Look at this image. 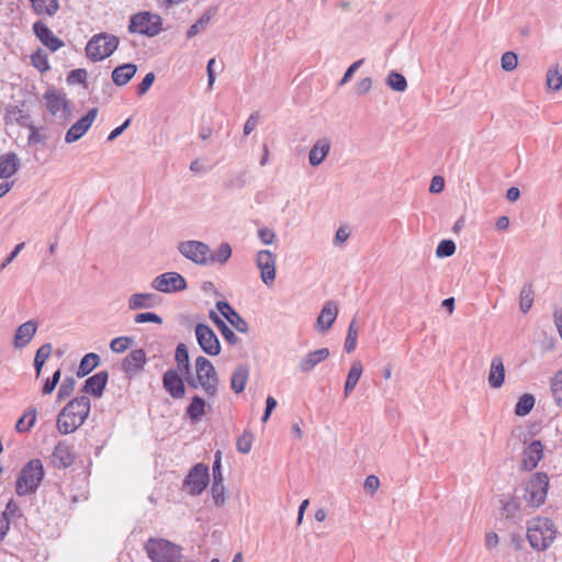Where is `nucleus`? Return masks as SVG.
Masks as SVG:
<instances>
[{"label": "nucleus", "mask_w": 562, "mask_h": 562, "mask_svg": "<svg viewBox=\"0 0 562 562\" xmlns=\"http://www.w3.org/2000/svg\"><path fill=\"white\" fill-rule=\"evenodd\" d=\"M90 398L86 395L75 397L58 413L56 428L61 435L75 432L89 416Z\"/></svg>", "instance_id": "f257e3e1"}, {"label": "nucleus", "mask_w": 562, "mask_h": 562, "mask_svg": "<svg viewBox=\"0 0 562 562\" xmlns=\"http://www.w3.org/2000/svg\"><path fill=\"white\" fill-rule=\"evenodd\" d=\"M555 528L551 519L537 517L529 521L527 539L536 550H546L555 538Z\"/></svg>", "instance_id": "f03ea898"}, {"label": "nucleus", "mask_w": 562, "mask_h": 562, "mask_svg": "<svg viewBox=\"0 0 562 562\" xmlns=\"http://www.w3.org/2000/svg\"><path fill=\"white\" fill-rule=\"evenodd\" d=\"M44 477V468L40 459L30 460L21 470L15 484L19 496L34 494Z\"/></svg>", "instance_id": "7ed1b4c3"}, {"label": "nucleus", "mask_w": 562, "mask_h": 562, "mask_svg": "<svg viewBox=\"0 0 562 562\" xmlns=\"http://www.w3.org/2000/svg\"><path fill=\"white\" fill-rule=\"evenodd\" d=\"M120 40L110 33L94 34L87 43L86 55L92 61H100L110 57L117 48Z\"/></svg>", "instance_id": "20e7f679"}, {"label": "nucleus", "mask_w": 562, "mask_h": 562, "mask_svg": "<svg viewBox=\"0 0 562 562\" xmlns=\"http://www.w3.org/2000/svg\"><path fill=\"white\" fill-rule=\"evenodd\" d=\"M549 476L544 472H537L531 475L526 484L525 499L532 507L541 506L547 497Z\"/></svg>", "instance_id": "39448f33"}, {"label": "nucleus", "mask_w": 562, "mask_h": 562, "mask_svg": "<svg viewBox=\"0 0 562 562\" xmlns=\"http://www.w3.org/2000/svg\"><path fill=\"white\" fill-rule=\"evenodd\" d=\"M43 98L48 112L58 119L60 124L66 125L71 119V110L65 93L48 89Z\"/></svg>", "instance_id": "423d86ee"}, {"label": "nucleus", "mask_w": 562, "mask_h": 562, "mask_svg": "<svg viewBox=\"0 0 562 562\" xmlns=\"http://www.w3.org/2000/svg\"><path fill=\"white\" fill-rule=\"evenodd\" d=\"M128 31L153 37L161 31V18L149 12H139L131 16Z\"/></svg>", "instance_id": "0eeeda50"}, {"label": "nucleus", "mask_w": 562, "mask_h": 562, "mask_svg": "<svg viewBox=\"0 0 562 562\" xmlns=\"http://www.w3.org/2000/svg\"><path fill=\"white\" fill-rule=\"evenodd\" d=\"M178 251L186 257L187 259L191 260L195 265L200 266H209L210 265V247L199 240H186L181 241L178 245Z\"/></svg>", "instance_id": "6e6552de"}, {"label": "nucleus", "mask_w": 562, "mask_h": 562, "mask_svg": "<svg viewBox=\"0 0 562 562\" xmlns=\"http://www.w3.org/2000/svg\"><path fill=\"white\" fill-rule=\"evenodd\" d=\"M210 480L209 468L203 463L195 464L184 479V485L189 494L196 496L202 494Z\"/></svg>", "instance_id": "1a4fd4ad"}, {"label": "nucleus", "mask_w": 562, "mask_h": 562, "mask_svg": "<svg viewBox=\"0 0 562 562\" xmlns=\"http://www.w3.org/2000/svg\"><path fill=\"white\" fill-rule=\"evenodd\" d=\"M151 286L162 293H175L186 290L187 281L178 272H165L153 280Z\"/></svg>", "instance_id": "9d476101"}, {"label": "nucleus", "mask_w": 562, "mask_h": 562, "mask_svg": "<svg viewBox=\"0 0 562 562\" xmlns=\"http://www.w3.org/2000/svg\"><path fill=\"white\" fill-rule=\"evenodd\" d=\"M195 337L200 348L209 356H217L221 352L220 340L214 330L205 324L195 326Z\"/></svg>", "instance_id": "9b49d317"}, {"label": "nucleus", "mask_w": 562, "mask_h": 562, "mask_svg": "<svg viewBox=\"0 0 562 562\" xmlns=\"http://www.w3.org/2000/svg\"><path fill=\"white\" fill-rule=\"evenodd\" d=\"M76 460L74 446L66 440L58 441L50 454V463L58 470L70 468Z\"/></svg>", "instance_id": "f8f14e48"}, {"label": "nucleus", "mask_w": 562, "mask_h": 562, "mask_svg": "<svg viewBox=\"0 0 562 562\" xmlns=\"http://www.w3.org/2000/svg\"><path fill=\"white\" fill-rule=\"evenodd\" d=\"M256 266L260 270V278L266 285L276 280V256L270 250H259L256 255Z\"/></svg>", "instance_id": "ddd939ff"}, {"label": "nucleus", "mask_w": 562, "mask_h": 562, "mask_svg": "<svg viewBox=\"0 0 562 562\" xmlns=\"http://www.w3.org/2000/svg\"><path fill=\"white\" fill-rule=\"evenodd\" d=\"M98 115V109H90L86 115H83L80 120L74 123L70 128L67 131L65 136V142L68 144L75 143L80 139L87 131L90 128L92 123L94 122Z\"/></svg>", "instance_id": "4468645a"}, {"label": "nucleus", "mask_w": 562, "mask_h": 562, "mask_svg": "<svg viewBox=\"0 0 562 562\" xmlns=\"http://www.w3.org/2000/svg\"><path fill=\"white\" fill-rule=\"evenodd\" d=\"M194 366L195 374L200 376L201 380L204 381L205 383H211V389L214 390V393L216 395L218 390V375L212 362L207 358L199 356L195 359Z\"/></svg>", "instance_id": "2eb2a0df"}, {"label": "nucleus", "mask_w": 562, "mask_h": 562, "mask_svg": "<svg viewBox=\"0 0 562 562\" xmlns=\"http://www.w3.org/2000/svg\"><path fill=\"white\" fill-rule=\"evenodd\" d=\"M162 386L172 398H182L186 394V385L175 369H168L162 375Z\"/></svg>", "instance_id": "dca6fc26"}, {"label": "nucleus", "mask_w": 562, "mask_h": 562, "mask_svg": "<svg viewBox=\"0 0 562 562\" xmlns=\"http://www.w3.org/2000/svg\"><path fill=\"white\" fill-rule=\"evenodd\" d=\"M33 32L40 42L50 52H56L64 46V42L55 36L47 24L42 20L33 23Z\"/></svg>", "instance_id": "f3484780"}, {"label": "nucleus", "mask_w": 562, "mask_h": 562, "mask_svg": "<svg viewBox=\"0 0 562 562\" xmlns=\"http://www.w3.org/2000/svg\"><path fill=\"white\" fill-rule=\"evenodd\" d=\"M543 457V445L540 440L531 441L522 452L520 470L531 471L537 468L539 461Z\"/></svg>", "instance_id": "a211bd4d"}, {"label": "nucleus", "mask_w": 562, "mask_h": 562, "mask_svg": "<svg viewBox=\"0 0 562 562\" xmlns=\"http://www.w3.org/2000/svg\"><path fill=\"white\" fill-rule=\"evenodd\" d=\"M217 311L239 333L246 334L249 329L247 322L226 301L216 302Z\"/></svg>", "instance_id": "6ab92c4d"}, {"label": "nucleus", "mask_w": 562, "mask_h": 562, "mask_svg": "<svg viewBox=\"0 0 562 562\" xmlns=\"http://www.w3.org/2000/svg\"><path fill=\"white\" fill-rule=\"evenodd\" d=\"M146 363V353L144 349L132 350L122 362V370L128 376L136 375Z\"/></svg>", "instance_id": "aec40b11"}, {"label": "nucleus", "mask_w": 562, "mask_h": 562, "mask_svg": "<svg viewBox=\"0 0 562 562\" xmlns=\"http://www.w3.org/2000/svg\"><path fill=\"white\" fill-rule=\"evenodd\" d=\"M37 327H38L37 323L33 319L21 324L16 328L14 336H13L12 345L14 346V348H16V349L25 348L31 342L33 337L35 336V334L37 331Z\"/></svg>", "instance_id": "412c9836"}, {"label": "nucleus", "mask_w": 562, "mask_h": 562, "mask_svg": "<svg viewBox=\"0 0 562 562\" xmlns=\"http://www.w3.org/2000/svg\"><path fill=\"white\" fill-rule=\"evenodd\" d=\"M108 379L109 373L106 371H99L86 380L81 389V392L90 394L95 398H99L103 395L104 389L108 383Z\"/></svg>", "instance_id": "4be33fe9"}, {"label": "nucleus", "mask_w": 562, "mask_h": 562, "mask_svg": "<svg viewBox=\"0 0 562 562\" xmlns=\"http://www.w3.org/2000/svg\"><path fill=\"white\" fill-rule=\"evenodd\" d=\"M337 315H338V306H337L336 302L327 301L324 304V306L317 317L316 329L319 333L327 331L331 327L334 322L336 321Z\"/></svg>", "instance_id": "5701e85b"}, {"label": "nucleus", "mask_w": 562, "mask_h": 562, "mask_svg": "<svg viewBox=\"0 0 562 562\" xmlns=\"http://www.w3.org/2000/svg\"><path fill=\"white\" fill-rule=\"evenodd\" d=\"M161 299L155 293H135L128 299V308L132 311L140 308H153L159 305Z\"/></svg>", "instance_id": "b1692460"}, {"label": "nucleus", "mask_w": 562, "mask_h": 562, "mask_svg": "<svg viewBox=\"0 0 562 562\" xmlns=\"http://www.w3.org/2000/svg\"><path fill=\"white\" fill-rule=\"evenodd\" d=\"M329 357L328 348H321L308 352L300 362V370L304 373L312 371L318 363Z\"/></svg>", "instance_id": "393cba45"}, {"label": "nucleus", "mask_w": 562, "mask_h": 562, "mask_svg": "<svg viewBox=\"0 0 562 562\" xmlns=\"http://www.w3.org/2000/svg\"><path fill=\"white\" fill-rule=\"evenodd\" d=\"M487 380L492 389H499L504 384L505 367L501 357L492 359Z\"/></svg>", "instance_id": "a878e982"}, {"label": "nucleus", "mask_w": 562, "mask_h": 562, "mask_svg": "<svg viewBox=\"0 0 562 562\" xmlns=\"http://www.w3.org/2000/svg\"><path fill=\"white\" fill-rule=\"evenodd\" d=\"M330 149V142L326 138L318 139L310 150L308 161L311 166L317 167L319 166L326 156L328 155Z\"/></svg>", "instance_id": "bb28decb"}, {"label": "nucleus", "mask_w": 562, "mask_h": 562, "mask_svg": "<svg viewBox=\"0 0 562 562\" xmlns=\"http://www.w3.org/2000/svg\"><path fill=\"white\" fill-rule=\"evenodd\" d=\"M137 66L133 63H127L115 67L112 71V80L119 86H125L136 74Z\"/></svg>", "instance_id": "cd10ccee"}, {"label": "nucleus", "mask_w": 562, "mask_h": 562, "mask_svg": "<svg viewBox=\"0 0 562 562\" xmlns=\"http://www.w3.org/2000/svg\"><path fill=\"white\" fill-rule=\"evenodd\" d=\"M249 379V367L247 364H239L233 371L231 376V387L236 393H241L247 384Z\"/></svg>", "instance_id": "c85d7f7f"}, {"label": "nucleus", "mask_w": 562, "mask_h": 562, "mask_svg": "<svg viewBox=\"0 0 562 562\" xmlns=\"http://www.w3.org/2000/svg\"><path fill=\"white\" fill-rule=\"evenodd\" d=\"M4 122L5 124L16 123L26 127L31 123V115L16 105H9L5 110Z\"/></svg>", "instance_id": "c756f323"}, {"label": "nucleus", "mask_w": 562, "mask_h": 562, "mask_svg": "<svg viewBox=\"0 0 562 562\" xmlns=\"http://www.w3.org/2000/svg\"><path fill=\"white\" fill-rule=\"evenodd\" d=\"M20 166V160L14 153H8L0 157V178L7 179L13 176Z\"/></svg>", "instance_id": "7c9ffc66"}, {"label": "nucleus", "mask_w": 562, "mask_h": 562, "mask_svg": "<svg viewBox=\"0 0 562 562\" xmlns=\"http://www.w3.org/2000/svg\"><path fill=\"white\" fill-rule=\"evenodd\" d=\"M216 11H217L216 7L209 8L201 15V18L189 27V30L187 32V37L192 38V37L196 36L198 34H200L201 32H203L206 29V26L209 25V23L211 22L212 18L215 15Z\"/></svg>", "instance_id": "2f4dec72"}, {"label": "nucleus", "mask_w": 562, "mask_h": 562, "mask_svg": "<svg viewBox=\"0 0 562 562\" xmlns=\"http://www.w3.org/2000/svg\"><path fill=\"white\" fill-rule=\"evenodd\" d=\"M362 372H363L362 363L360 361H353L350 367V370L348 372L346 382H345V387H344L345 397H348L350 395V393L353 391L357 383L359 382V379H360Z\"/></svg>", "instance_id": "473e14b6"}, {"label": "nucleus", "mask_w": 562, "mask_h": 562, "mask_svg": "<svg viewBox=\"0 0 562 562\" xmlns=\"http://www.w3.org/2000/svg\"><path fill=\"white\" fill-rule=\"evenodd\" d=\"M30 2L38 15L53 16L59 10V0H30Z\"/></svg>", "instance_id": "72a5a7b5"}, {"label": "nucleus", "mask_w": 562, "mask_h": 562, "mask_svg": "<svg viewBox=\"0 0 562 562\" xmlns=\"http://www.w3.org/2000/svg\"><path fill=\"white\" fill-rule=\"evenodd\" d=\"M37 411L34 406H30L22 417H20L15 424V431L24 434L30 431L36 423Z\"/></svg>", "instance_id": "f704fd0d"}, {"label": "nucleus", "mask_w": 562, "mask_h": 562, "mask_svg": "<svg viewBox=\"0 0 562 562\" xmlns=\"http://www.w3.org/2000/svg\"><path fill=\"white\" fill-rule=\"evenodd\" d=\"M205 401L201 396L194 395L186 409V414L191 422L196 423L205 415Z\"/></svg>", "instance_id": "c9c22d12"}, {"label": "nucleus", "mask_w": 562, "mask_h": 562, "mask_svg": "<svg viewBox=\"0 0 562 562\" xmlns=\"http://www.w3.org/2000/svg\"><path fill=\"white\" fill-rule=\"evenodd\" d=\"M100 363V356L94 352H89L82 357L77 369V376L83 378L94 370Z\"/></svg>", "instance_id": "e433bc0d"}, {"label": "nucleus", "mask_w": 562, "mask_h": 562, "mask_svg": "<svg viewBox=\"0 0 562 562\" xmlns=\"http://www.w3.org/2000/svg\"><path fill=\"white\" fill-rule=\"evenodd\" d=\"M52 351H53V346L49 342L42 345L37 349V351L35 353V358H34V369H35L36 378H40L43 367L45 366L46 360L50 357Z\"/></svg>", "instance_id": "4c0bfd02"}, {"label": "nucleus", "mask_w": 562, "mask_h": 562, "mask_svg": "<svg viewBox=\"0 0 562 562\" xmlns=\"http://www.w3.org/2000/svg\"><path fill=\"white\" fill-rule=\"evenodd\" d=\"M175 360L182 374H189L191 371L189 351L184 344H179L176 348Z\"/></svg>", "instance_id": "58836bf2"}, {"label": "nucleus", "mask_w": 562, "mask_h": 562, "mask_svg": "<svg viewBox=\"0 0 562 562\" xmlns=\"http://www.w3.org/2000/svg\"><path fill=\"white\" fill-rule=\"evenodd\" d=\"M232 256V247L228 243H223L215 251L210 250V265L221 263L224 265L228 261Z\"/></svg>", "instance_id": "ea45409f"}, {"label": "nucleus", "mask_w": 562, "mask_h": 562, "mask_svg": "<svg viewBox=\"0 0 562 562\" xmlns=\"http://www.w3.org/2000/svg\"><path fill=\"white\" fill-rule=\"evenodd\" d=\"M184 375V379H186V382L188 383V385L193 389V390H196L199 387H202V390L204 391L205 395L207 397H214L215 396V393H214V390L211 389V383H205L204 381L201 380L200 376H198L196 374H192V372L190 371L189 374H183Z\"/></svg>", "instance_id": "a19ab883"}, {"label": "nucleus", "mask_w": 562, "mask_h": 562, "mask_svg": "<svg viewBox=\"0 0 562 562\" xmlns=\"http://www.w3.org/2000/svg\"><path fill=\"white\" fill-rule=\"evenodd\" d=\"M247 184V170L231 172L228 179L224 182V187L228 190L243 189Z\"/></svg>", "instance_id": "79ce46f5"}, {"label": "nucleus", "mask_w": 562, "mask_h": 562, "mask_svg": "<svg viewBox=\"0 0 562 562\" xmlns=\"http://www.w3.org/2000/svg\"><path fill=\"white\" fill-rule=\"evenodd\" d=\"M358 333H359L358 324H357L356 318H353L349 323L347 336H346V340H345V345H344V348L347 353H350L356 349Z\"/></svg>", "instance_id": "37998d69"}, {"label": "nucleus", "mask_w": 562, "mask_h": 562, "mask_svg": "<svg viewBox=\"0 0 562 562\" xmlns=\"http://www.w3.org/2000/svg\"><path fill=\"white\" fill-rule=\"evenodd\" d=\"M535 406V397L531 394H524L519 397L515 406V414L517 416L528 415Z\"/></svg>", "instance_id": "c03bdc74"}, {"label": "nucleus", "mask_w": 562, "mask_h": 562, "mask_svg": "<svg viewBox=\"0 0 562 562\" xmlns=\"http://www.w3.org/2000/svg\"><path fill=\"white\" fill-rule=\"evenodd\" d=\"M532 303H533L532 286H531V284H526L522 286V289L520 291V296H519L520 311L524 314H527L530 311Z\"/></svg>", "instance_id": "a18cd8bd"}, {"label": "nucleus", "mask_w": 562, "mask_h": 562, "mask_svg": "<svg viewBox=\"0 0 562 562\" xmlns=\"http://www.w3.org/2000/svg\"><path fill=\"white\" fill-rule=\"evenodd\" d=\"M386 85L393 89L394 91L403 92L407 88V81L405 77L397 72L392 70L386 78Z\"/></svg>", "instance_id": "49530a36"}, {"label": "nucleus", "mask_w": 562, "mask_h": 562, "mask_svg": "<svg viewBox=\"0 0 562 562\" xmlns=\"http://www.w3.org/2000/svg\"><path fill=\"white\" fill-rule=\"evenodd\" d=\"M547 87L553 91H559L562 88V70H560L558 66L548 70Z\"/></svg>", "instance_id": "de8ad7c7"}, {"label": "nucleus", "mask_w": 562, "mask_h": 562, "mask_svg": "<svg viewBox=\"0 0 562 562\" xmlns=\"http://www.w3.org/2000/svg\"><path fill=\"white\" fill-rule=\"evenodd\" d=\"M254 436L249 430H245L237 439L236 448L240 453H249L252 447Z\"/></svg>", "instance_id": "09e8293b"}, {"label": "nucleus", "mask_w": 562, "mask_h": 562, "mask_svg": "<svg viewBox=\"0 0 562 562\" xmlns=\"http://www.w3.org/2000/svg\"><path fill=\"white\" fill-rule=\"evenodd\" d=\"M76 386V380L72 376H66L57 392L58 401H64L71 395Z\"/></svg>", "instance_id": "8fccbe9b"}, {"label": "nucleus", "mask_w": 562, "mask_h": 562, "mask_svg": "<svg viewBox=\"0 0 562 562\" xmlns=\"http://www.w3.org/2000/svg\"><path fill=\"white\" fill-rule=\"evenodd\" d=\"M551 391L558 406L562 407V370L552 379Z\"/></svg>", "instance_id": "3c124183"}, {"label": "nucleus", "mask_w": 562, "mask_h": 562, "mask_svg": "<svg viewBox=\"0 0 562 562\" xmlns=\"http://www.w3.org/2000/svg\"><path fill=\"white\" fill-rule=\"evenodd\" d=\"M456 251V244L451 239H443L439 243V245L436 248V256L438 258H447L454 254Z\"/></svg>", "instance_id": "603ef678"}, {"label": "nucleus", "mask_w": 562, "mask_h": 562, "mask_svg": "<svg viewBox=\"0 0 562 562\" xmlns=\"http://www.w3.org/2000/svg\"><path fill=\"white\" fill-rule=\"evenodd\" d=\"M133 338L127 336L116 337L111 340L110 348L113 352L122 353L132 345Z\"/></svg>", "instance_id": "864d4df0"}, {"label": "nucleus", "mask_w": 562, "mask_h": 562, "mask_svg": "<svg viewBox=\"0 0 562 562\" xmlns=\"http://www.w3.org/2000/svg\"><path fill=\"white\" fill-rule=\"evenodd\" d=\"M32 65L41 72L49 69L48 58L46 54H43L41 49L33 53L31 56Z\"/></svg>", "instance_id": "5fc2aeb1"}, {"label": "nucleus", "mask_w": 562, "mask_h": 562, "mask_svg": "<svg viewBox=\"0 0 562 562\" xmlns=\"http://www.w3.org/2000/svg\"><path fill=\"white\" fill-rule=\"evenodd\" d=\"M212 497L216 506H222L225 503V486L223 482L214 481L212 483Z\"/></svg>", "instance_id": "6e6d98bb"}, {"label": "nucleus", "mask_w": 562, "mask_h": 562, "mask_svg": "<svg viewBox=\"0 0 562 562\" xmlns=\"http://www.w3.org/2000/svg\"><path fill=\"white\" fill-rule=\"evenodd\" d=\"M1 514H5V518L11 522V520L19 519L23 516L22 510L18 503L13 499H10L5 506L4 512Z\"/></svg>", "instance_id": "4d7b16f0"}, {"label": "nucleus", "mask_w": 562, "mask_h": 562, "mask_svg": "<svg viewBox=\"0 0 562 562\" xmlns=\"http://www.w3.org/2000/svg\"><path fill=\"white\" fill-rule=\"evenodd\" d=\"M501 64L505 71H513L516 69L518 64L517 55L514 52L504 53L501 59Z\"/></svg>", "instance_id": "13d9d810"}, {"label": "nucleus", "mask_w": 562, "mask_h": 562, "mask_svg": "<svg viewBox=\"0 0 562 562\" xmlns=\"http://www.w3.org/2000/svg\"><path fill=\"white\" fill-rule=\"evenodd\" d=\"M60 376H61V371H60V369H58L53 373V375L50 378L46 379V381L44 382L43 389H42V392L44 395L50 394L55 390V387L57 386V384L60 380Z\"/></svg>", "instance_id": "bf43d9fd"}, {"label": "nucleus", "mask_w": 562, "mask_h": 562, "mask_svg": "<svg viewBox=\"0 0 562 562\" xmlns=\"http://www.w3.org/2000/svg\"><path fill=\"white\" fill-rule=\"evenodd\" d=\"M134 322L136 324H144V323H155V324H162V318L153 313V312H145V313H139V314H136L135 317H134Z\"/></svg>", "instance_id": "052dcab7"}, {"label": "nucleus", "mask_w": 562, "mask_h": 562, "mask_svg": "<svg viewBox=\"0 0 562 562\" xmlns=\"http://www.w3.org/2000/svg\"><path fill=\"white\" fill-rule=\"evenodd\" d=\"M221 331L224 339L232 346L237 345L239 342V338L237 335L227 326V324L224 322L220 324L217 327Z\"/></svg>", "instance_id": "680f3d73"}, {"label": "nucleus", "mask_w": 562, "mask_h": 562, "mask_svg": "<svg viewBox=\"0 0 562 562\" xmlns=\"http://www.w3.org/2000/svg\"><path fill=\"white\" fill-rule=\"evenodd\" d=\"M212 471H213V482L214 481H217V482L224 481V477L222 474V452L221 451H216V453L214 456Z\"/></svg>", "instance_id": "e2e57ef3"}, {"label": "nucleus", "mask_w": 562, "mask_h": 562, "mask_svg": "<svg viewBox=\"0 0 562 562\" xmlns=\"http://www.w3.org/2000/svg\"><path fill=\"white\" fill-rule=\"evenodd\" d=\"M380 487V480L376 475H368L363 483V488L370 495H373Z\"/></svg>", "instance_id": "0e129e2a"}, {"label": "nucleus", "mask_w": 562, "mask_h": 562, "mask_svg": "<svg viewBox=\"0 0 562 562\" xmlns=\"http://www.w3.org/2000/svg\"><path fill=\"white\" fill-rule=\"evenodd\" d=\"M154 81H155V74L154 72H148L144 77L142 82L137 86V94L138 95H144L145 93H147V91L153 86Z\"/></svg>", "instance_id": "69168bd1"}, {"label": "nucleus", "mask_w": 562, "mask_h": 562, "mask_svg": "<svg viewBox=\"0 0 562 562\" xmlns=\"http://www.w3.org/2000/svg\"><path fill=\"white\" fill-rule=\"evenodd\" d=\"M258 238L263 245H271L276 239V233L268 227H262L258 231Z\"/></svg>", "instance_id": "338daca9"}, {"label": "nucleus", "mask_w": 562, "mask_h": 562, "mask_svg": "<svg viewBox=\"0 0 562 562\" xmlns=\"http://www.w3.org/2000/svg\"><path fill=\"white\" fill-rule=\"evenodd\" d=\"M371 88L372 79L370 77H366L355 86V93L358 95H364L371 90Z\"/></svg>", "instance_id": "774afa93"}]
</instances>
